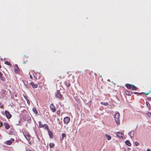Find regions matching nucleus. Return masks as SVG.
Listing matches in <instances>:
<instances>
[{
	"mask_svg": "<svg viewBox=\"0 0 151 151\" xmlns=\"http://www.w3.org/2000/svg\"><path fill=\"white\" fill-rule=\"evenodd\" d=\"M135 145L136 146H138L139 145V144L138 142H135Z\"/></svg>",
	"mask_w": 151,
	"mask_h": 151,
	"instance_id": "c85d7f7f",
	"label": "nucleus"
},
{
	"mask_svg": "<svg viewBox=\"0 0 151 151\" xmlns=\"http://www.w3.org/2000/svg\"><path fill=\"white\" fill-rule=\"evenodd\" d=\"M125 143L126 145L129 146H130L131 145L130 141L128 140H127L126 141H125Z\"/></svg>",
	"mask_w": 151,
	"mask_h": 151,
	"instance_id": "4468645a",
	"label": "nucleus"
},
{
	"mask_svg": "<svg viewBox=\"0 0 151 151\" xmlns=\"http://www.w3.org/2000/svg\"><path fill=\"white\" fill-rule=\"evenodd\" d=\"M132 85L129 84H127L126 85V86L127 88L129 89H131Z\"/></svg>",
	"mask_w": 151,
	"mask_h": 151,
	"instance_id": "dca6fc26",
	"label": "nucleus"
},
{
	"mask_svg": "<svg viewBox=\"0 0 151 151\" xmlns=\"http://www.w3.org/2000/svg\"><path fill=\"white\" fill-rule=\"evenodd\" d=\"M147 115L148 117L151 118V113L148 112L147 113Z\"/></svg>",
	"mask_w": 151,
	"mask_h": 151,
	"instance_id": "5701e85b",
	"label": "nucleus"
},
{
	"mask_svg": "<svg viewBox=\"0 0 151 151\" xmlns=\"http://www.w3.org/2000/svg\"><path fill=\"white\" fill-rule=\"evenodd\" d=\"M3 76L2 73L0 71V78L2 77Z\"/></svg>",
	"mask_w": 151,
	"mask_h": 151,
	"instance_id": "2f4dec72",
	"label": "nucleus"
},
{
	"mask_svg": "<svg viewBox=\"0 0 151 151\" xmlns=\"http://www.w3.org/2000/svg\"><path fill=\"white\" fill-rule=\"evenodd\" d=\"M61 136L63 139L64 137H66V135L64 133H63L62 134Z\"/></svg>",
	"mask_w": 151,
	"mask_h": 151,
	"instance_id": "393cba45",
	"label": "nucleus"
},
{
	"mask_svg": "<svg viewBox=\"0 0 151 151\" xmlns=\"http://www.w3.org/2000/svg\"><path fill=\"white\" fill-rule=\"evenodd\" d=\"M70 120V118L68 117H66L64 119V122L65 124H67L69 123Z\"/></svg>",
	"mask_w": 151,
	"mask_h": 151,
	"instance_id": "20e7f679",
	"label": "nucleus"
},
{
	"mask_svg": "<svg viewBox=\"0 0 151 151\" xmlns=\"http://www.w3.org/2000/svg\"><path fill=\"white\" fill-rule=\"evenodd\" d=\"M131 89L133 90H136L137 88L134 86L132 85Z\"/></svg>",
	"mask_w": 151,
	"mask_h": 151,
	"instance_id": "aec40b11",
	"label": "nucleus"
},
{
	"mask_svg": "<svg viewBox=\"0 0 151 151\" xmlns=\"http://www.w3.org/2000/svg\"><path fill=\"white\" fill-rule=\"evenodd\" d=\"M55 96L56 97L60 99H61L63 96L59 91H57L55 93Z\"/></svg>",
	"mask_w": 151,
	"mask_h": 151,
	"instance_id": "f03ea898",
	"label": "nucleus"
},
{
	"mask_svg": "<svg viewBox=\"0 0 151 151\" xmlns=\"http://www.w3.org/2000/svg\"><path fill=\"white\" fill-rule=\"evenodd\" d=\"M126 93L127 95L129 96L131 95L132 94V93L131 92H129L128 91H126Z\"/></svg>",
	"mask_w": 151,
	"mask_h": 151,
	"instance_id": "4be33fe9",
	"label": "nucleus"
},
{
	"mask_svg": "<svg viewBox=\"0 0 151 151\" xmlns=\"http://www.w3.org/2000/svg\"><path fill=\"white\" fill-rule=\"evenodd\" d=\"M65 84L67 86L69 87V86H70V84L69 83H68V82H66Z\"/></svg>",
	"mask_w": 151,
	"mask_h": 151,
	"instance_id": "bb28decb",
	"label": "nucleus"
},
{
	"mask_svg": "<svg viewBox=\"0 0 151 151\" xmlns=\"http://www.w3.org/2000/svg\"><path fill=\"white\" fill-rule=\"evenodd\" d=\"M128 134L130 136L131 138H133L134 137V130H132L130 132H129Z\"/></svg>",
	"mask_w": 151,
	"mask_h": 151,
	"instance_id": "6e6552de",
	"label": "nucleus"
},
{
	"mask_svg": "<svg viewBox=\"0 0 151 151\" xmlns=\"http://www.w3.org/2000/svg\"><path fill=\"white\" fill-rule=\"evenodd\" d=\"M24 98H25V99H26V98L25 97H24Z\"/></svg>",
	"mask_w": 151,
	"mask_h": 151,
	"instance_id": "a19ab883",
	"label": "nucleus"
},
{
	"mask_svg": "<svg viewBox=\"0 0 151 151\" xmlns=\"http://www.w3.org/2000/svg\"><path fill=\"white\" fill-rule=\"evenodd\" d=\"M30 84L32 87L34 88H36L37 87V85L36 84H35L33 82H32Z\"/></svg>",
	"mask_w": 151,
	"mask_h": 151,
	"instance_id": "9d476101",
	"label": "nucleus"
},
{
	"mask_svg": "<svg viewBox=\"0 0 151 151\" xmlns=\"http://www.w3.org/2000/svg\"><path fill=\"white\" fill-rule=\"evenodd\" d=\"M60 111L59 110H58L56 112V113L57 114H58V115L60 114Z\"/></svg>",
	"mask_w": 151,
	"mask_h": 151,
	"instance_id": "c756f323",
	"label": "nucleus"
},
{
	"mask_svg": "<svg viewBox=\"0 0 151 151\" xmlns=\"http://www.w3.org/2000/svg\"><path fill=\"white\" fill-rule=\"evenodd\" d=\"M6 116L8 119H10L11 117V115L9 112L7 111H5V112Z\"/></svg>",
	"mask_w": 151,
	"mask_h": 151,
	"instance_id": "39448f33",
	"label": "nucleus"
},
{
	"mask_svg": "<svg viewBox=\"0 0 151 151\" xmlns=\"http://www.w3.org/2000/svg\"><path fill=\"white\" fill-rule=\"evenodd\" d=\"M49 146L51 148L52 147H53L55 146V144L54 143H50L49 144Z\"/></svg>",
	"mask_w": 151,
	"mask_h": 151,
	"instance_id": "412c9836",
	"label": "nucleus"
},
{
	"mask_svg": "<svg viewBox=\"0 0 151 151\" xmlns=\"http://www.w3.org/2000/svg\"><path fill=\"white\" fill-rule=\"evenodd\" d=\"M0 79H1V80H3V81H5V80H6V79H5V78L4 77H2H2H1V78H0Z\"/></svg>",
	"mask_w": 151,
	"mask_h": 151,
	"instance_id": "cd10ccee",
	"label": "nucleus"
},
{
	"mask_svg": "<svg viewBox=\"0 0 151 151\" xmlns=\"http://www.w3.org/2000/svg\"><path fill=\"white\" fill-rule=\"evenodd\" d=\"M9 63V62L8 61H6L5 62V64H6L7 65H8V63Z\"/></svg>",
	"mask_w": 151,
	"mask_h": 151,
	"instance_id": "72a5a7b5",
	"label": "nucleus"
},
{
	"mask_svg": "<svg viewBox=\"0 0 151 151\" xmlns=\"http://www.w3.org/2000/svg\"><path fill=\"white\" fill-rule=\"evenodd\" d=\"M14 141V139L11 138L10 140L6 141L5 144L8 145H11L12 143Z\"/></svg>",
	"mask_w": 151,
	"mask_h": 151,
	"instance_id": "7ed1b4c3",
	"label": "nucleus"
},
{
	"mask_svg": "<svg viewBox=\"0 0 151 151\" xmlns=\"http://www.w3.org/2000/svg\"><path fill=\"white\" fill-rule=\"evenodd\" d=\"M151 92V91H150L149 92V93H144L146 95H148L149 93H150V92Z\"/></svg>",
	"mask_w": 151,
	"mask_h": 151,
	"instance_id": "473e14b6",
	"label": "nucleus"
},
{
	"mask_svg": "<svg viewBox=\"0 0 151 151\" xmlns=\"http://www.w3.org/2000/svg\"><path fill=\"white\" fill-rule=\"evenodd\" d=\"M14 70L15 72H18L19 71V68L17 65H15L14 66Z\"/></svg>",
	"mask_w": 151,
	"mask_h": 151,
	"instance_id": "9b49d317",
	"label": "nucleus"
},
{
	"mask_svg": "<svg viewBox=\"0 0 151 151\" xmlns=\"http://www.w3.org/2000/svg\"><path fill=\"white\" fill-rule=\"evenodd\" d=\"M47 131L50 137V138H52L53 137V135L52 132L50 131L49 129H48Z\"/></svg>",
	"mask_w": 151,
	"mask_h": 151,
	"instance_id": "1a4fd4ad",
	"label": "nucleus"
},
{
	"mask_svg": "<svg viewBox=\"0 0 151 151\" xmlns=\"http://www.w3.org/2000/svg\"><path fill=\"white\" fill-rule=\"evenodd\" d=\"M50 109L53 112H55L56 111V109L53 104H51L50 106Z\"/></svg>",
	"mask_w": 151,
	"mask_h": 151,
	"instance_id": "0eeeda50",
	"label": "nucleus"
},
{
	"mask_svg": "<svg viewBox=\"0 0 151 151\" xmlns=\"http://www.w3.org/2000/svg\"><path fill=\"white\" fill-rule=\"evenodd\" d=\"M116 135L118 137L120 138H123V137L124 136V134L122 133L119 132L116 133Z\"/></svg>",
	"mask_w": 151,
	"mask_h": 151,
	"instance_id": "423d86ee",
	"label": "nucleus"
},
{
	"mask_svg": "<svg viewBox=\"0 0 151 151\" xmlns=\"http://www.w3.org/2000/svg\"><path fill=\"white\" fill-rule=\"evenodd\" d=\"M127 150L128 151H129V150H130V148H127Z\"/></svg>",
	"mask_w": 151,
	"mask_h": 151,
	"instance_id": "4c0bfd02",
	"label": "nucleus"
},
{
	"mask_svg": "<svg viewBox=\"0 0 151 151\" xmlns=\"http://www.w3.org/2000/svg\"><path fill=\"white\" fill-rule=\"evenodd\" d=\"M30 77L31 78H32V77L31 75H30Z\"/></svg>",
	"mask_w": 151,
	"mask_h": 151,
	"instance_id": "e433bc0d",
	"label": "nucleus"
},
{
	"mask_svg": "<svg viewBox=\"0 0 151 151\" xmlns=\"http://www.w3.org/2000/svg\"><path fill=\"white\" fill-rule=\"evenodd\" d=\"M25 138L27 140H29L30 139V136L29 134H27L25 136Z\"/></svg>",
	"mask_w": 151,
	"mask_h": 151,
	"instance_id": "a211bd4d",
	"label": "nucleus"
},
{
	"mask_svg": "<svg viewBox=\"0 0 151 151\" xmlns=\"http://www.w3.org/2000/svg\"><path fill=\"white\" fill-rule=\"evenodd\" d=\"M101 104L104 105L105 106H107L109 104V103L108 102H101L100 103Z\"/></svg>",
	"mask_w": 151,
	"mask_h": 151,
	"instance_id": "6ab92c4d",
	"label": "nucleus"
},
{
	"mask_svg": "<svg viewBox=\"0 0 151 151\" xmlns=\"http://www.w3.org/2000/svg\"><path fill=\"white\" fill-rule=\"evenodd\" d=\"M24 56L25 57V56H26V55H24Z\"/></svg>",
	"mask_w": 151,
	"mask_h": 151,
	"instance_id": "ea45409f",
	"label": "nucleus"
},
{
	"mask_svg": "<svg viewBox=\"0 0 151 151\" xmlns=\"http://www.w3.org/2000/svg\"><path fill=\"white\" fill-rule=\"evenodd\" d=\"M146 104L147 106L148 107V108L149 109L150 108V104L149 103H148L147 102H146Z\"/></svg>",
	"mask_w": 151,
	"mask_h": 151,
	"instance_id": "b1692460",
	"label": "nucleus"
},
{
	"mask_svg": "<svg viewBox=\"0 0 151 151\" xmlns=\"http://www.w3.org/2000/svg\"><path fill=\"white\" fill-rule=\"evenodd\" d=\"M0 127H1L2 126L3 124H2V123H1L0 122Z\"/></svg>",
	"mask_w": 151,
	"mask_h": 151,
	"instance_id": "f704fd0d",
	"label": "nucleus"
},
{
	"mask_svg": "<svg viewBox=\"0 0 151 151\" xmlns=\"http://www.w3.org/2000/svg\"><path fill=\"white\" fill-rule=\"evenodd\" d=\"M4 125L5 127V129H9L10 127L8 125V124L7 123H4Z\"/></svg>",
	"mask_w": 151,
	"mask_h": 151,
	"instance_id": "f8f14e48",
	"label": "nucleus"
},
{
	"mask_svg": "<svg viewBox=\"0 0 151 151\" xmlns=\"http://www.w3.org/2000/svg\"><path fill=\"white\" fill-rule=\"evenodd\" d=\"M33 111L36 114H38V111L35 108H33L32 109Z\"/></svg>",
	"mask_w": 151,
	"mask_h": 151,
	"instance_id": "f3484780",
	"label": "nucleus"
},
{
	"mask_svg": "<svg viewBox=\"0 0 151 151\" xmlns=\"http://www.w3.org/2000/svg\"><path fill=\"white\" fill-rule=\"evenodd\" d=\"M42 127H43L45 129H47V130L49 129V128L48 127V125L45 124H44L43 125H42Z\"/></svg>",
	"mask_w": 151,
	"mask_h": 151,
	"instance_id": "2eb2a0df",
	"label": "nucleus"
},
{
	"mask_svg": "<svg viewBox=\"0 0 151 151\" xmlns=\"http://www.w3.org/2000/svg\"><path fill=\"white\" fill-rule=\"evenodd\" d=\"M105 136L106 137L107 139L108 140H110L111 139V137L109 135L105 134Z\"/></svg>",
	"mask_w": 151,
	"mask_h": 151,
	"instance_id": "ddd939ff",
	"label": "nucleus"
},
{
	"mask_svg": "<svg viewBox=\"0 0 151 151\" xmlns=\"http://www.w3.org/2000/svg\"><path fill=\"white\" fill-rule=\"evenodd\" d=\"M38 124L40 127H42V125H43L42 124L41 122L39 121L38 122Z\"/></svg>",
	"mask_w": 151,
	"mask_h": 151,
	"instance_id": "a878e982",
	"label": "nucleus"
},
{
	"mask_svg": "<svg viewBox=\"0 0 151 151\" xmlns=\"http://www.w3.org/2000/svg\"><path fill=\"white\" fill-rule=\"evenodd\" d=\"M120 114L119 112H116L114 115V118L116 121V122L117 124H120L119 120V116Z\"/></svg>",
	"mask_w": 151,
	"mask_h": 151,
	"instance_id": "f257e3e1",
	"label": "nucleus"
},
{
	"mask_svg": "<svg viewBox=\"0 0 151 151\" xmlns=\"http://www.w3.org/2000/svg\"><path fill=\"white\" fill-rule=\"evenodd\" d=\"M29 102H29V101L28 100H27V103H28Z\"/></svg>",
	"mask_w": 151,
	"mask_h": 151,
	"instance_id": "58836bf2",
	"label": "nucleus"
},
{
	"mask_svg": "<svg viewBox=\"0 0 151 151\" xmlns=\"http://www.w3.org/2000/svg\"><path fill=\"white\" fill-rule=\"evenodd\" d=\"M134 93L135 94H141L143 93L142 92V93H138L137 92H134Z\"/></svg>",
	"mask_w": 151,
	"mask_h": 151,
	"instance_id": "7c9ffc66",
	"label": "nucleus"
},
{
	"mask_svg": "<svg viewBox=\"0 0 151 151\" xmlns=\"http://www.w3.org/2000/svg\"><path fill=\"white\" fill-rule=\"evenodd\" d=\"M147 151H151V150L150 149H147Z\"/></svg>",
	"mask_w": 151,
	"mask_h": 151,
	"instance_id": "c9c22d12",
	"label": "nucleus"
}]
</instances>
